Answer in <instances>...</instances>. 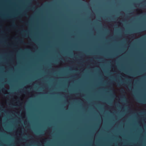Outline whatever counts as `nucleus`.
<instances>
[{
  "label": "nucleus",
  "instance_id": "1",
  "mask_svg": "<svg viewBox=\"0 0 146 146\" xmlns=\"http://www.w3.org/2000/svg\"><path fill=\"white\" fill-rule=\"evenodd\" d=\"M121 98H123L124 99H126V97H125V95H123L122 96Z\"/></svg>",
  "mask_w": 146,
  "mask_h": 146
},
{
  "label": "nucleus",
  "instance_id": "2",
  "mask_svg": "<svg viewBox=\"0 0 146 146\" xmlns=\"http://www.w3.org/2000/svg\"><path fill=\"white\" fill-rule=\"evenodd\" d=\"M16 26L15 24V23H12V26H11V27H16Z\"/></svg>",
  "mask_w": 146,
  "mask_h": 146
},
{
  "label": "nucleus",
  "instance_id": "3",
  "mask_svg": "<svg viewBox=\"0 0 146 146\" xmlns=\"http://www.w3.org/2000/svg\"><path fill=\"white\" fill-rule=\"evenodd\" d=\"M117 85L118 86H119L120 85V84H123L124 85H125V84H123L122 83H119V82H117Z\"/></svg>",
  "mask_w": 146,
  "mask_h": 146
},
{
  "label": "nucleus",
  "instance_id": "4",
  "mask_svg": "<svg viewBox=\"0 0 146 146\" xmlns=\"http://www.w3.org/2000/svg\"><path fill=\"white\" fill-rule=\"evenodd\" d=\"M19 41L21 43H23V40L21 39H19Z\"/></svg>",
  "mask_w": 146,
  "mask_h": 146
},
{
  "label": "nucleus",
  "instance_id": "5",
  "mask_svg": "<svg viewBox=\"0 0 146 146\" xmlns=\"http://www.w3.org/2000/svg\"><path fill=\"white\" fill-rule=\"evenodd\" d=\"M121 93H125L124 90H123V89H122V90H121Z\"/></svg>",
  "mask_w": 146,
  "mask_h": 146
},
{
  "label": "nucleus",
  "instance_id": "6",
  "mask_svg": "<svg viewBox=\"0 0 146 146\" xmlns=\"http://www.w3.org/2000/svg\"><path fill=\"white\" fill-rule=\"evenodd\" d=\"M3 90H6V89L5 88H3Z\"/></svg>",
  "mask_w": 146,
  "mask_h": 146
},
{
  "label": "nucleus",
  "instance_id": "7",
  "mask_svg": "<svg viewBox=\"0 0 146 146\" xmlns=\"http://www.w3.org/2000/svg\"><path fill=\"white\" fill-rule=\"evenodd\" d=\"M140 31V30L138 31V32H137V33H139Z\"/></svg>",
  "mask_w": 146,
  "mask_h": 146
},
{
  "label": "nucleus",
  "instance_id": "8",
  "mask_svg": "<svg viewBox=\"0 0 146 146\" xmlns=\"http://www.w3.org/2000/svg\"><path fill=\"white\" fill-rule=\"evenodd\" d=\"M22 32H26L27 31H22Z\"/></svg>",
  "mask_w": 146,
  "mask_h": 146
},
{
  "label": "nucleus",
  "instance_id": "9",
  "mask_svg": "<svg viewBox=\"0 0 146 146\" xmlns=\"http://www.w3.org/2000/svg\"><path fill=\"white\" fill-rule=\"evenodd\" d=\"M40 135H43L42 134H40L39 135V136H40Z\"/></svg>",
  "mask_w": 146,
  "mask_h": 146
},
{
  "label": "nucleus",
  "instance_id": "10",
  "mask_svg": "<svg viewBox=\"0 0 146 146\" xmlns=\"http://www.w3.org/2000/svg\"><path fill=\"white\" fill-rule=\"evenodd\" d=\"M2 33H4V31H3V32H2Z\"/></svg>",
  "mask_w": 146,
  "mask_h": 146
},
{
  "label": "nucleus",
  "instance_id": "11",
  "mask_svg": "<svg viewBox=\"0 0 146 146\" xmlns=\"http://www.w3.org/2000/svg\"><path fill=\"white\" fill-rule=\"evenodd\" d=\"M7 30L8 31V29H7Z\"/></svg>",
  "mask_w": 146,
  "mask_h": 146
},
{
  "label": "nucleus",
  "instance_id": "12",
  "mask_svg": "<svg viewBox=\"0 0 146 146\" xmlns=\"http://www.w3.org/2000/svg\"><path fill=\"white\" fill-rule=\"evenodd\" d=\"M145 101L146 102V100H145Z\"/></svg>",
  "mask_w": 146,
  "mask_h": 146
}]
</instances>
